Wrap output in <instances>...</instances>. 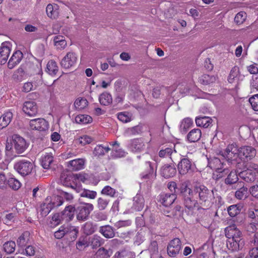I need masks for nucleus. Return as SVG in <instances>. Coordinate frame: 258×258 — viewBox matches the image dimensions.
<instances>
[{
	"mask_svg": "<svg viewBox=\"0 0 258 258\" xmlns=\"http://www.w3.org/2000/svg\"><path fill=\"white\" fill-rule=\"evenodd\" d=\"M195 194L198 195L199 203L205 207L211 206L215 199L213 190L208 189L205 185L197 184L193 187Z\"/></svg>",
	"mask_w": 258,
	"mask_h": 258,
	"instance_id": "f257e3e1",
	"label": "nucleus"
},
{
	"mask_svg": "<svg viewBox=\"0 0 258 258\" xmlns=\"http://www.w3.org/2000/svg\"><path fill=\"white\" fill-rule=\"evenodd\" d=\"M94 206L91 203H83L75 209L77 219L79 221H85L88 219Z\"/></svg>",
	"mask_w": 258,
	"mask_h": 258,
	"instance_id": "f03ea898",
	"label": "nucleus"
},
{
	"mask_svg": "<svg viewBox=\"0 0 258 258\" xmlns=\"http://www.w3.org/2000/svg\"><path fill=\"white\" fill-rule=\"evenodd\" d=\"M196 169V165L192 160L186 158H182L177 165V169L181 175H185L192 173Z\"/></svg>",
	"mask_w": 258,
	"mask_h": 258,
	"instance_id": "7ed1b4c3",
	"label": "nucleus"
},
{
	"mask_svg": "<svg viewBox=\"0 0 258 258\" xmlns=\"http://www.w3.org/2000/svg\"><path fill=\"white\" fill-rule=\"evenodd\" d=\"M258 174V165L250 164L248 168L239 173V176L247 182L253 181Z\"/></svg>",
	"mask_w": 258,
	"mask_h": 258,
	"instance_id": "20e7f679",
	"label": "nucleus"
},
{
	"mask_svg": "<svg viewBox=\"0 0 258 258\" xmlns=\"http://www.w3.org/2000/svg\"><path fill=\"white\" fill-rule=\"evenodd\" d=\"M33 168V164L31 161L26 160L19 161L14 165V169L22 176L30 174Z\"/></svg>",
	"mask_w": 258,
	"mask_h": 258,
	"instance_id": "39448f33",
	"label": "nucleus"
},
{
	"mask_svg": "<svg viewBox=\"0 0 258 258\" xmlns=\"http://www.w3.org/2000/svg\"><path fill=\"white\" fill-rule=\"evenodd\" d=\"M12 144L16 153L18 154L23 153L28 146L25 140L18 135H14L12 136Z\"/></svg>",
	"mask_w": 258,
	"mask_h": 258,
	"instance_id": "423d86ee",
	"label": "nucleus"
},
{
	"mask_svg": "<svg viewBox=\"0 0 258 258\" xmlns=\"http://www.w3.org/2000/svg\"><path fill=\"white\" fill-rule=\"evenodd\" d=\"M222 155L228 162L232 163V161H236L237 158H239V149L235 144L229 145Z\"/></svg>",
	"mask_w": 258,
	"mask_h": 258,
	"instance_id": "0eeeda50",
	"label": "nucleus"
},
{
	"mask_svg": "<svg viewBox=\"0 0 258 258\" xmlns=\"http://www.w3.org/2000/svg\"><path fill=\"white\" fill-rule=\"evenodd\" d=\"M256 155V151L251 146H243L239 149V158L244 162L252 159Z\"/></svg>",
	"mask_w": 258,
	"mask_h": 258,
	"instance_id": "6e6552de",
	"label": "nucleus"
},
{
	"mask_svg": "<svg viewBox=\"0 0 258 258\" xmlns=\"http://www.w3.org/2000/svg\"><path fill=\"white\" fill-rule=\"evenodd\" d=\"M128 147L133 152L140 153L145 150L146 142L141 138L134 139L130 140Z\"/></svg>",
	"mask_w": 258,
	"mask_h": 258,
	"instance_id": "1a4fd4ad",
	"label": "nucleus"
},
{
	"mask_svg": "<svg viewBox=\"0 0 258 258\" xmlns=\"http://www.w3.org/2000/svg\"><path fill=\"white\" fill-rule=\"evenodd\" d=\"M78 60L77 55L74 52H69L60 62L61 66L64 69H70L74 67Z\"/></svg>",
	"mask_w": 258,
	"mask_h": 258,
	"instance_id": "9d476101",
	"label": "nucleus"
},
{
	"mask_svg": "<svg viewBox=\"0 0 258 258\" xmlns=\"http://www.w3.org/2000/svg\"><path fill=\"white\" fill-rule=\"evenodd\" d=\"M48 123L44 118H38L30 120L29 126L31 130L44 131L48 130Z\"/></svg>",
	"mask_w": 258,
	"mask_h": 258,
	"instance_id": "9b49d317",
	"label": "nucleus"
},
{
	"mask_svg": "<svg viewBox=\"0 0 258 258\" xmlns=\"http://www.w3.org/2000/svg\"><path fill=\"white\" fill-rule=\"evenodd\" d=\"M181 248V242L178 238L172 239L167 246V253L171 257H175L179 253Z\"/></svg>",
	"mask_w": 258,
	"mask_h": 258,
	"instance_id": "f8f14e48",
	"label": "nucleus"
},
{
	"mask_svg": "<svg viewBox=\"0 0 258 258\" xmlns=\"http://www.w3.org/2000/svg\"><path fill=\"white\" fill-rule=\"evenodd\" d=\"M194 194L193 189H189L188 194L182 198L185 207L189 210H192L198 204V201L194 198Z\"/></svg>",
	"mask_w": 258,
	"mask_h": 258,
	"instance_id": "ddd939ff",
	"label": "nucleus"
},
{
	"mask_svg": "<svg viewBox=\"0 0 258 258\" xmlns=\"http://www.w3.org/2000/svg\"><path fill=\"white\" fill-rule=\"evenodd\" d=\"M76 179V177L73 174L66 175L63 174L60 176L61 182L62 183L63 185L67 187H70L75 190L77 192H79V191L78 190L79 187L77 186L74 182V180Z\"/></svg>",
	"mask_w": 258,
	"mask_h": 258,
	"instance_id": "4468645a",
	"label": "nucleus"
},
{
	"mask_svg": "<svg viewBox=\"0 0 258 258\" xmlns=\"http://www.w3.org/2000/svg\"><path fill=\"white\" fill-rule=\"evenodd\" d=\"M158 201L165 207L171 206L177 198V194L162 193L159 196Z\"/></svg>",
	"mask_w": 258,
	"mask_h": 258,
	"instance_id": "2eb2a0df",
	"label": "nucleus"
},
{
	"mask_svg": "<svg viewBox=\"0 0 258 258\" xmlns=\"http://www.w3.org/2000/svg\"><path fill=\"white\" fill-rule=\"evenodd\" d=\"M23 110L28 116H34L38 112V107L35 101H27L24 103Z\"/></svg>",
	"mask_w": 258,
	"mask_h": 258,
	"instance_id": "dca6fc26",
	"label": "nucleus"
},
{
	"mask_svg": "<svg viewBox=\"0 0 258 258\" xmlns=\"http://www.w3.org/2000/svg\"><path fill=\"white\" fill-rule=\"evenodd\" d=\"M227 248L231 251H237L241 249L244 245L243 239H227L226 242Z\"/></svg>",
	"mask_w": 258,
	"mask_h": 258,
	"instance_id": "f3484780",
	"label": "nucleus"
},
{
	"mask_svg": "<svg viewBox=\"0 0 258 258\" xmlns=\"http://www.w3.org/2000/svg\"><path fill=\"white\" fill-rule=\"evenodd\" d=\"M225 235L228 239H241L242 233L235 225H232L225 229Z\"/></svg>",
	"mask_w": 258,
	"mask_h": 258,
	"instance_id": "a211bd4d",
	"label": "nucleus"
},
{
	"mask_svg": "<svg viewBox=\"0 0 258 258\" xmlns=\"http://www.w3.org/2000/svg\"><path fill=\"white\" fill-rule=\"evenodd\" d=\"M10 44L7 42L2 43L0 47V64H5L11 52Z\"/></svg>",
	"mask_w": 258,
	"mask_h": 258,
	"instance_id": "6ab92c4d",
	"label": "nucleus"
},
{
	"mask_svg": "<svg viewBox=\"0 0 258 258\" xmlns=\"http://www.w3.org/2000/svg\"><path fill=\"white\" fill-rule=\"evenodd\" d=\"M174 145L171 144L169 146H164L162 147L158 153V155L161 158H170L172 162H174L172 159L171 156L173 153H176V152L174 148Z\"/></svg>",
	"mask_w": 258,
	"mask_h": 258,
	"instance_id": "aec40b11",
	"label": "nucleus"
},
{
	"mask_svg": "<svg viewBox=\"0 0 258 258\" xmlns=\"http://www.w3.org/2000/svg\"><path fill=\"white\" fill-rule=\"evenodd\" d=\"M110 145L112 146L111 156L114 158L124 157L127 153L123 149L120 148L119 144L117 142H111Z\"/></svg>",
	"mask_w": 258,
	"mask_h": 258,
	"instance_id": "412c9836",
	"label": "nucleus"
},
{
	"mask_svg": "<svg viewBox=\"0 0 258 258\" xmlns=\"http://www.w3.org/2000/svg\"><path fill=\"white\" fill-rule=\"evenodd\" d=\"M75 209L72 205L66 207L64 210L60 213L61 219L64 222H68L72 220L74 217Z\"/></svg>",
	"mask_w": 258,
	"mask_h": 258,
	"instance_id": "4be33fe9",
	"label": "nucleus"
},
{
	"mask_svg": "<svg viewBox=\"0 0 258 258\" xmlns=\"http://www.w3.org/2000/svg\"><path fill=\"white\" fill-rule=\"evenodd\" d=\"M23 57V54L20 50L16 51L10 58L8 62V67L10 69H13L19 63Z\"/></svg>",
	"mask_w": 258,
	"mask_h": 258,
	"instance_id": "5701e85b",
	"label": "nucleus"
},
{
	"mask_svg": "<svg viewBox=\"0 0 258 258\" xmlns=\"http://www.w3.org/2000/svg\"><path fill=\"white\" fill-rule=\"evenodd\" d=\"M176 173V170L174 165H165L162 167L161 171L162 176L165 178L173 177Z\"/></svg>",
	"mask_w": 258,
	"mask_h": 258,
	"instance_id": "b1692460",
	"label": "nucleus"
},
{
	"mask_svg": "<svg viewBox=\"0 0 258 258\" xmlns=\"http://www.w3.org/2000/svg\"><path fill=\"white\" fill-rule=\"evenodd\" d=\"M145 164L147 168V170L141 174V178L144 179H152L154 178L156 176V171H154L152 163L150 161H148L146 162Z\"/></svg>",
	"mask_w": 258,
	"mask_h": 258,
	"instance_id": "393cba45",
	"label": "nucleus"
},
{
	"mask_svg": "<svg viewBox=\"0 0 258 258\" xmlns=\"http://www.w3.org/2000/svg\"><path fill=\"white\" fill-rule=\"evenodd\" d=\"M99 232L106 238H111L115 236L114 229L109 225L100 227Z\"/></svg>",
	"mask_w": 258,
	"mask_h": 258,
	"instance_id": "a878e982",
	"label": "nucleus"
},
{
	"mask_svg": "<svg viewBox=\"0 0 258 258\" xmlns=\"http://www.w3.org/2000/svg\"><path fill=\"white\" fill-rule=\"evenodd\" d=\"M85 160L83 159H76L69 162L68 167L70 170L78 171L84 168Z\"/></svg>",
	"mask_w": 258,
	"mask_h": 258,
	"instance_id": "bb28decb",
	"label": "nucleus"
},
{
	"mask_svg": "<svg viewBox=\"0 0 258 258\" xmlns=\"http://www.w3.org/2000/svg\"><path fill=\"white\" fill-rule=\"evenodd\" d=\"M59 7L56 4H48L46 8L47 16L51 19H56L59 15Z\"/></svg>",
	"mask_w": 258,
	"mask_h": 258,
	"instance_id": "cd10ccee",
	"label": "nucleus"
},
{
	"mask_svg": "<svg viewBox=\"0 0 258 258\" xmlns=\"http://www.w3.org/2000/svg\"><path fill=\"white\" fill-rule=\"evenodd\" d=\"M13 114L11 111L5 112L0 117V130L7 127L12 121Z\"/></svg>",
	"mask_w": 258,
	"mask_h": 258,
	"instance_id": "c85d7f7f",
	"label": "nucleus"
},
{
	"mask_svg": "<svg viewBox=\"0 0 258 258\" xmlns=\"http://www.w3.org/2000/svg\"><path fill=\"white\" fill-rule=\"evenodd\" d=\"M202 136V132L199 128L191 130L187 136V140L190 143H195L199 141Z\"/></svg>",
	"mask_w": 258,
	"mask_h": 258,
	"instance_id": "c756f323",
	"label": "nucleus"
},
{
	"mask_svg": "<svg viewBox=\"0 0 258 258\" xmlns=\"http://www.w3.org/2000/svg\"><path fill=\"white\" fill-rule=\"evenodd\" d=\"M133 209L137 211H141L144 207V199L140 194H137L134 198Z\"/></svg>",
	"mask_w": 258,
	"mask_h": 258,
	"instance_id": "7c9ffc66",
	"label": "nucleus"
},
{
	"mask_svg": "<svg viewBox=\"0 0 258 258\" xmlns=\"http://www.w3.org/2000/svg\"><path fill=\"white\" fill-rule=\"evenodd\" d=\"M212 119L208 116H199L196 118V123L197 126L207 128L212 123Z\"/></svg>",
	"mask_w": 258,
	"mask_h": 258,
	"instance_id": "2f4dec72",
	"label": "nucleus"
},
{
	"mask_svg": "<svg viewBox=\"0 0 258 258\" xmlns=\"http://www.w3.org/2000/svg\"><path fill=\"white\" fill-rule=\"evenodd\" d=\"M230 169L225 167L224 166L219 169L213 173L212 177L215 180H218L221 178L227 177Z\"/></svg>",
	"mask_w": 258,
	"mask_h": 258,
	"instance_id": "473e14b6",
	"label": "nucleus"
},
{
	"mask_svg": "<svg viewBox=\"0 0 258 258\" xmlns=\"http://www.w3.org/2000/svg\"><path fill=\"white\" fill-rule=\"evenodd\" d=\"M53 209L51 205L48 202V198L45 200V202L40 205L39 212L41 217H46Z\"/></svg>",
	"mask_w": 258,
	"mask_h": 258,
	"instance_id": "72a5a7b5",
	"label": "nucleus"
},
{
	"mask_svg": "<svg viewBox=\"0 0 258 258\" xmlns=\"http://www.w3.org/2000/svg\"><path fill=\"white\" fill-rule=\"evenodd\" d=\"M238 180L237 172L234 170H230L227 177L225 178L226 184L231 185L237 182Z\"/></svg>",
	"mask_w": 258,
	"mask_h": 258,
	"instance_id": "f704fd0d",
	"label": "nucleus"
},
{
	"mask_svg": "<svg viewBox=\"0 0 258 258\" xmlns=\"http://www.w3.org/2000/svg\"><path fill=\"white\" fill-rule=\"evenodd\" d=\"M224 165V163L222 162L221 160L217 157L211 159L208 162V166L211 169L215 170V171H216Z\"/></svg>",
	"mask_w": 258,
	"mask_h": 258,
	"instance_id": "c9c22d12",
	"label": "nucleus"
},
{
	"mask_svg": "<svg viewBox=\"0 0 258 258\" xmlns=\"http://www.w3.org/2000/svg\"><path fill=\"white\" fill-rule=\"evenodd\" d=\"M30 233L28 231L24 232L17 239V244L19 247L24 248L28 244Z\"/></svg>",
	"mask_w": 258,
	"mask_h": 258,
	"instance_id": "e433bc0d",
	"label": "nucleus"
},
{
	"mask_svg": "<svg viewBox=\"0 0 258 258\" xmlns=\"http://www.w3.org/2000/svg\"><path fill=\"white\" fill-rule=\"evenodd\" d=\"M216 80V78L215 76L208 74H204L199 77V82L204 85L214 83Z\"/></svg>",
	"mask_w": 258,
	"mask_h": 258,
	"instance_id": "4c0bfd02",
	"label": "nucleus"
},
{
	"mask_svg": "<svg viewBox=\"0 0 258 258\" xmlns=\"http://www.w3.org/2000/svg\"><path fill=\"white\" fill-rule=\"evenodd\" d=\"M54 45L57 49H64L67 45V42L63 36L57 35L53 39Z\"/></svg>",
	"mask_w": 258,
	"mask_h": 258,
	"instance_id": "58836bf2",
	"label": "nucleus"
},
{
	"mask_svg": "<svg viewBox=\"0 0 258 258\" xmlns=\"http://www.w3.org/2000/svg\"><path fill=\"white\" fill-rule=\"evenodd\" d=\"M21 186V182L16 178L10 177L7 179V188L8 187L13 190H17Z\"/></svg>",
	"mask_w": 258,
	"mask_h": 258,
	"instance_id": "ea45409f",
	"label": "nucleus"
},
{
	"mask_svg": "<svg viewBox=\"0 0 258 258\" xmlns=\"http://www.w3.org/2000/svg\"><path fill=\"white\" fill-rule=\"evenodd\" d=\"M110 150L109 147H104L102 145H98L94 148L93 154L94 156L97 157L102 156L106 153H108Z\"/></svg>",
	"mask_w": 258,
	"mask_h": 258,
	"instance_id": "a19ab883",
	"label": "nucleus"
},
{
	"mask_svg": "<svg viewBox=\"0 0 258 258\" xmlns=\"http://www.w3.org/2000/svg\"><path fill=\"white\" fill-rule=\"evenodd\" d=\"M78 190L79 191V192H80L81 197L86 198L91 200L95 199L97 195V192L94 190H90L88 189H82L81 190L78 189Z\"/></svg>",
	"mask_w": 258,
	"mask_h": 258,
	"instance_id": "79ce46f5",
	"label": "nucleus"
},
{
	"mask_svg": "<svg viewBox=\"0 0 258 258\" xmlns=\"http://www.w3.org/2000/svg\"><path fill=\"white\" fill-rule=\"evenodd\" d=\"M58 71V67L53 60H49L47 64V72L50 75H55Z\"/></svg>",
	"mask_w": 258,
	"mask_h": 258,
	"instance_id": "37998d69",
	"label": "nucleus"
},
{
	"mask_svg": "<svg viewBox=\"0 0 258 258\" xmlns=\"http://www.w3.org/2000/svg\"><path fill=\"white\" fill-rule=\"evenodd\" d=\"M99 100L100 104L105 106L109 105L112 101L111 95L107 92H104L100 94Z\"/></svg>",
	"mask_w": 258,
	"mask_h": 258,
	"instance_id": "c03bdc74",
	"label": "nucleus"
},
{
	"mask_svg": "<svg viewBox=\"0 0 258 258\" xmlns=\"http://www.w3.org/2000/svg\"><path fill=\"white\" fill-rule=\"evenodd\" d=\"M242 208L240 204L231 205L228 208V214L231 217H234L240 213Z\"/></svg>",
	"mask_w": 258,
	"mask_h": 258,
	"instance_id": "a18cd8bd",
	"label": "nucleus"
},
{
	"mask_svg": "<svg viewBox=\"0 0 258 258\" xmlns=\"http://www.w3.org/2000/svg\"><path fill=\"white\" fill-rule=\"evenodd\" d=\"M249 195V191L246 187L242 186L238 189L235 194V196L238 200H244Z\"/></svg>",
	"mask_w": 258,
	"mask_h": 258,
	"instance_id": "49530a36",
	"label": "nucleus"
},
{
	"mask_svg": "<svg viewBox=\"0 0 258 258\" xmlns=\"http://www.w3.org/2000/svg\"><path fill=\"white\" fill-rule=\"evenodd\" d=\"M75 121L79 124H87L92 121V117L86 114H80L75 117Z\"/></svg>",
	"mask_w": 258,
	"mask_h": 258,
	"instance_id": "de8ad7c7",
	"label": "nucleus"
},
{
	"mask_svg": "<svg viewBox=\"0 0 258 258\" xmlns=\"http://www.w3.org/2000/svg\"><path fill=\"white\" fill-rule=\"evenodd\" d=\"M91 245L93 248H97L102 245L104 242V239L97 235H94L90 239Z\"/></svg>",
	"mask_w": 258,
	"mask_h": 258,
	"instance_id": "09e8293b",
	"label": "nucleus"
},
{
	"mask_svg": "<svg viewBox=\"0 0 258 258\" xmlns=\"http://www.w3.org/2000/svg\"><path fill=\"white\" fill-rule=\"evenodd\" d=\"M53 161V157L49 154L45 155L41 159V165L44 169H49Z\"/></svg>",
	"mask_w": 258,
	"mask_h": 258,
	"instance_id": "8fccbe9b",
	"label": "nucleus"
},
{
	"mask_svg": "<svg viewBox=\"0 0 258 258\" xmlns=\"http://www.w3.org/2000/svg\"><path fill=\"white\" fill-rule=\"evenodd\" d=\"M88 102L87 100L84 98H78L74 102L75 108L78 110L84 109L88 106Z\"/></svg>",
	"mask_w": 258,
	"mask_h": 258,
	"instance_id": "3c124183",
	"label": "nucleus"
},
{
	"mask_svg": "<svg viewBox=\"0 0 258 258\" xmlns=\"http://www.w3.org/2000/svg\"><path fill=\"white\" fill-rule=\"evenodd\" d=\"M97 207L99 210H104L108 206L110 200L105 197H100L97 199Z\"/></svg>",
	"mask_w": 258,
	"mask_h": 258,
	"instance_id": "603ef678",
	"label": "nucleus"
},
{
	"mask_svg": "<svg viewBox=\"0 0 258 258\" xmlns=\"http://www.w3.org/2000/svg\"><path fill=\"white\" fill-rule=\"evenodd\" d=\"M188 182L184 181L181 183L179 186V187L177 188L178 191L179 192L180 195L183 198L188 194L189 190L191 189V188L188 187Z\"/></svg>",
	"mask_w": 258,
	"mask_h": 258,
	"instance_id": "864d4df0",
	"label": "nucleus"
},
{
	"mask_svg": "<svg viewBox=\"0 0 258 258\" xmlns=\"http://www.w3.org/2000/svg\"><path fill=\"white\" fill-rule=\"evenodd\" d=\"M48 202L52 207L54 208L61 206L63 203V199H62V196L60 195L59 196L57 195L54 196L52 200L50 201L48 200Z\"/></svg>",
	"mask_w": 258,
	"mask_h": 258,
	"instance_id": "5fc2aeb1",
	"label": "nucleus"
},
{
	"mask_svg": "<svg viewBox=\"0 0 258 258\" xmlns=\"http://www.w3.org/2000/svg\"><path fill=\"white\" fill-rule=\"evenodd\" d=\"M15 247L16 243L13 241H8L4 244V250L8 254H11L14 252Z\"/></svg>",
	"mask_w": 258,
	"mask_h": 258,
	"instance_id": "6e6d98bb",
	"label": "nucleus"
},
{
	"mask_svg": "<svg viewBox=\"0 0 258 258\" xmlns=\"http://www.w3.org/2000/svg\"><path fill=\"white\" fill-rule=\"evenodd\" d=\"M101 194L108 196L110 197H115L116 196L117 191L116 190L110 186H105L101 191Z\"/></svg>",
	"mask_w": 258,
	"mask_h": 258,
	"instance_id": "4d7b16f0",
	"label": "nucleus"
},
{
	"mask_svg": "<svg viewBox=\"0 0 258 258\" xmlns=\"http://www.w3.org/2000/svg\"><path fill=\"white\" fill-rule=\"evenodd\" d=\"M239 69L237 66L232 68L228 78V82L232 83L234 79L239 76Z\"/></svg>",
	"mask_w": 258,
	"mask_h": 258,
	"instance_id": "13d9d810",
	"label": "nucleus"
},
{
	"mask_svg": "<svg viewBox=\"0 0 258 258\" xmlns=\"http://www.w3.org/2000/svg\"><path fill=\"white\" fill-rule=\"evenodd\" d=\"M96 230V226L92 222H86L84 226V232L87 235H90Z\"/></svg>",
	"mask_w": 258,
	"mask_h": 258,
	"instance_id": "bf43d9fd",
	"label": "nucleus"
},
{
	"mask_svg": "<svg viewBox=\"0 0 258 258\" xmlns=\"http://www.w3.org/2000/svg\"><path fill=\"white\" fill-rule=\"evenodd\" d=\"M246 18V14L244 12H240L238 13L235 18H234V21L235 22L238 24L240 25L242 24Z\"/></svg>",
	"mask_w": 258,
	"mask_h": 258,
	"instance_id": "052dcab7",
	"label": "nucleus"
},
{
	"mask_svg": "<svg viewBox=\"0 0 258 258\" xmlns=\"http://www.w3.org/2000/svg\"><path fill=\"white\" fill-rule=\"evenodd\" d=\"M69 231L68 227L64 228L63 226L60 227L59 230L55 232L54 237L57 239H60L63 237L65 234H67Z\"/></svg>",
	"mask_w": 258,
	"mask_h": 258,
	"instance_id": "680f3d73",
	"label": "nucleus"
},
{
	"mask_svg": "<svg viewBox=\"0 0 258 258\" xmlns=\"http://www.w3.org/2000/svg\"><path fill=\"white\" fill-rule=\"evenodd\" d=\"M109 251L103 247L99 248L95 254V258H109Z\"/></svg>",
	"mask_w": 258,
	"mask_h": 258,
	"instance_id": "e2e57ef3",
	"label": "nucleus"
},
{
	"mask_svg": "<svg viewBox=\"0 0 258 258\" xmlns=\"http://www.w3.org/2000/svg\"><path fill=\"white\" fill-rule=\"evenodd\" d=\"M192 124V121L189 118L184 119L181 122L180 128L182 132H186Z\"/></svg>",
	"mask_w": 258,
	"mask_h": 258,
	"instance_id": "0e129e2a",
	"label": "nucleus"
},
{
	"mask_svg": "<svg viewBox=\"0 0 258 258\" xmlns=\"http://www.w3.org/2000/svg\"><path fill=\"white\" fill-rule=\"evenodd\" d=\"M77 141L82 146L91 143L93 141V138L87 135H83L79 138Z\"/></svg>",
	"mask_w": 258,
	"mask_h": 258,
	"instance_id": "69168bd1",
	"label": "nucleus"
},
{
	"mask_svg": "<svg viewBox=\"0 0 258 258\" xmlns=\"http://www.w3.org/2000/svg\"><path fill=\"white\" fill-rule=\"evenodd\" d=\"M249 102L252 109L255 111H258V94L250 97L249 99Z\"/></svg>",
	"mask_w": 258,
	"mask_h": 258,
	"instance_id": "338daca9",
	"label": "nucleus"
},
{
	"mask_svg": "<svg viewBox=\"0 0 258 258\" xmlns=\"http://www.w3.org/2000/svg\"><path fill=\"white\" fill-rule=\"evenodd\" d=\"M248 244L250 248L258 246V233L255 232L250 237Z\"/></svg>",
	"mask_w": 258,
	"mask_h": 258,
	"instance_id": "774afa93",
	"label": "nucleus"
}]
</instances>
